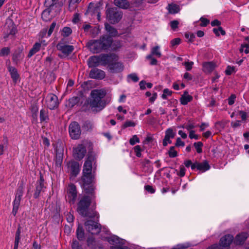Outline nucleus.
<instances>
[{"instance_id": "nucleus-1", "label": "nucleus", "mask_w": 249, "mask_h": 249, "mask_svg": "<svg viewBox=\"0 0 249 249\" xmlns=\"http://www.w3.org/2000/svg\"><path fill=\"white\" fill-rule=\"evenodd\" d=\"M96 163L95 154L92 152H89L83 165L81 177V186L85 194L79 199L77 212L82 216L98 219L99 214L95 211V188L92 185H90L94 178Z\"/></svg>"}, {"instance_id": "nucleus-2", "label": "nucleus", "mask_w": 249, "mask_h": 249, "mask_svg": "<svg viewBox=\"0 0 249 249\" xmlns=\"http://www.w3.org/2000/svg\"><path fill=\"white\" fill-rule=\"evenodd\" d=\"M87 46L93 53H99L103 50H107L109 48L113 51L116 50L119 48L121 45L118 42L113 41L111 36L104 35L99 39L88 42Z\"/></svg>"}, {"instance_id": "nucleus-3", "label": "nucleus", "mask_w": 249, "mask_h": 249, "mask_svg": "<svg viewBox=\"0 0 249 249\" xmlns=\"http://www.w3.org/2000/svg\"><path fill=\"white\" fill-rule=\"evenodd\" d=\"M106 92L101 89H94L91 91V98L89 105L91 108H98L100 110L102 109L106 105L102 99L105 96Z\"/></svg>"}, {"instance_id": "nucleus-4", "label": "nucleus", "mask_w": 249, "mask_h": 249, "mask_svg": "<svg viewBox=\"0 0 249 249\" xmlns=\"http://www.w3.org/2000/svg\"><path fill=\"white\" fill-rule=\"evenodd\" d=\"M24 188L23 184H22L18 187L16 190L15 197L13 202V209L12 211V213L14 216H16L17 214L19 208L20 202L23 194Z\"/></svg>"}, {"instance_id": "nucleus-5", "label": "nucleus", "mask_w": 249, "mask_h": 249, "mask_svg": "<svg viewBox=\"0 0 249 249\" xmlns=\"http://www.w3.org/2000/svg\"><path fill=\"white\" fill-rule=\"evenodd\" d=\"M107 18L111 24H115L120 21L123 17L121 11L116 8H109L106 11Z\"/></svg>"}, {"instance_id": "nucleus-6", "label": "nucleus", "mask_w": 249, "mask_h": 249, "mask_svg": "<svg viewBox=\"0 0 249 249\" xmlns=\"http://www.w3.org/2000/svg\"><path fill=\"white\" fill-rule=\"evenodd\" d=\"M233 240V236L231 234H227L221 238L219 245L214 244L207 249H223L229 248Z\"/></svg>"}, {"instance_id": "nucleus-7", "label": "nucleus", "mask_w": 249, "mask_h": 249, "mask_svg": "<svg viewBox=\"0 0 249 249\" xmlns=\"http://www.w3.org/2000/svg\"><path fill=\"white\" fill-rule=\"evenodd\" d=\"M69 132L72 139H79L81 134V129L79 124L76 122H71L69 126Z\"/></svg>"}, {"instance_id": "nucleus-8", "label": "nucleus", "mask_w": 249, "mask_h": 249, "mask_svg": "<svg viewBox=\"0 0 249 249\" xmlns=\"http://www.w3.org/2000/svg\"><path fill=\"white\" fill-rule=\"evenodd\" d=\"M87 230L91 234H98L101 230V225L98 222L88 220L85 223Z\"/></svg>"}, {"instance_id": "nucleus-9", "label": "nucleus", "mask_w": 249, "mask_h": 249, "mask_svg": "<svg viewBox=\"0 0 249 249\" xmlns=\"http://www.w3.org/2000/svg\"><path fill=\"white\" fill-rule=\"evenodd\" d=\"M16 32L17 29L12 20L7 19L4 28V38L6 39L9 35H14Z\"/></svg>"}, {"instance_id": "nucleus-10", "label": "nucleus", "mask_w": 249, "mask_h": 249, "mask_svg": "<svg viewBox=\"0 0 249 249\" xmlns=\"http://www.w3.org/2000/svg\"><path fill=\"white\" fill-rule=\"evenodd\" d=\"M86 152V146L83 144H79L73 148V156L78 160L82 159Z\"/></svg>"}, {"instance_id": "nucleus-11", "label": "nucleus", "mask_w": 249, "mask_h": 249, "mask_svg": "<svg viewBox=\"0 0 249 249\" xmlns=\"http://www.w3.org/2000/svg\"><path fill=\"white\" fill-rule=\"evenodd\" d=\"M46 102L47 107L50 109H54L59 105L57 97L53 93L47 95Z\"/></svg>"}, {"instance_id": "nucleus-12", "label": "nucleus", "mask_w": 249, "mask_h": 249, "mask_svg": "<svg viewBox=\"0 0 249 249\" xmlns=\"http://www.w3.org/2000/svg\"><path fill=\"white\" fill-rule=\"evenodd\" d=\"M44 180L43 176L41 173H40L39 179L36 181V190L34 194V198H38L41 192L44 191V189H45L46 187L44 185Z\"/></svg>"}, {"instance_id": "nucleus-13", "label": "nucleus", "mask_w": 249, "mask_h": 249, "mask_svg": "<svg viewBox=\"0 0 249 249\" xmlns=\"http://www.w3.org/2000/svg\"><path fill=\"white\" fill-rule=\"evenodd\" d=\"M67 193L69 203L74 204L77 195L76 186L73 184H70L68 187Z\"/></svg>"}, {"instance_id": "nucleus-14", "label": "nucleus", "mask_w": 249, "mask_h": 249, "mask_svg": "<svg viewBox=\"0 0 249 249\" xmlns=\"http://www.w3.org/2000/svg\"><path fill=\"white\" fill-rule=\"evenodd\" d=\"M58 50L62 52L65 55L68 56L74 50V47L72 45H67L62 41H60L56 46Z\"/></svg>"}, {"instance_id": "nucleus-15", "label": "nucleus", "mask_w": 249, "mask_h": 249, "mask_svg": "<svg viewBox=\"0 0 249 249\" xmlns=\"http://www.w3.org/2000/svg\"><path fill=\"white\" fill-rule=\"evenodd\" d=\"M67 165L71 175L74 178L76 177L80 172L79 163L74 160H71L67 163Z\"/></svg>"}, {"instance_id": "nucleus-16", "label": "nucleus", "mask_w": 249, "mask_h": 249, "mask_svg": "<svg viewBox=\"0 0 249 249\" xmlns=\"http://www.w3.org/2000/svg\"><path fill=\"white\" fill-rule=\"evenodd\" d=\"M106 74L103 71L97 69L93 68L91 70L89 73V77L95 79H103L105 77Z\"/></svg>"}, {"instance_id": "nucleus-17", "label": "nucleus", "mask_w": 249, "mask_h": 249, "mask_svg": "<svg viewBox=\"0 0 249 249\" xmlns=\"http://www.w3.org/2000/svg\"><path fill=\"white\" fill-rule=\"evenodd\" d=\"M176 135V132H175L173 129L171 128H168L165 131V135L163 140V145L166 146L168 143L170 144L172 143V141L170 139H173Z\"/></svg>"}, {"instance_id": "nucleus-18", "label": "nucleus", "mask_w": 249, "mask_h": 249, "mask_svg": "<svg viewBox=\"0 0 249 249\" xmlns=\"http://www.w3.org/2000/svg\"><path fill=\"white\" fill-rule=\"evenodd\" d=\"M109 71L113 73L121 72L124 70V66L121 62L111 63L108 65Z\"/></svg>"}, {"instance_id": "nucleus-19", "label": "nucleus", "mask_w": 249, "mask_h": 249, "mask_svg": "<svg viewBox=\"0 0 249 249\" xmlns=\"http://www.w3.org/2000/svg\"><path fill=\"white\" fill-rule=\"evenodd\" d=\"M116 57L115 55L102 54L100 55V65L105 66L110 64L111 59Z\"/></svg>"}, {"instance_id": "nucleus-20", "label": "nucleus", "mask_w": 249, "mask_h": 249, "mask_svg": "<svg viewBox=\"0 0 249 249\" xmlns=\"http://www.w3.org/2000/svg\"><path fill=\"white\" fill-rule=\"evenodd\" d=\"M249 234L247 232H242L237 234L235 238L234 243L240 245L244 244L247 239Z\"/></svg>"}, {"instance_id": "nucleus-21", "label": "nucleus", "mask_w": 249, "mask_h": 249, "mask_svg": "<svg viewBox=\"0 0 249 249\" xmlns=\"http://www.w3.org/2000/svg\"><path fill=\"white\" fill-rule=\"evenodd\" d=\"M44 43V46L46 45L45 43V41H42L41 42H36L33 46L32 48L30 50L28 54V57H31L34 54L38 52L41 48V44Z\"/></svg>"}, {"instance_id": "nucleus-22", "label": "nucleus", "mask_w": 249, "mask_h": 249, "mask_svg": "<svg viewBox=\"0 0 249 249\" xmlns=\"http://www.w3.org/2000/svg\"><path fill=\"white\" fill-rule=\"evenodd\" d=\"M88 65L89 67L94 68L100 65V56H93L88 59Z\"/></svg>"}, {"instance_id": "nucleus-23", "label": "nucleus", "mask_w": 249, "mask_h": 249, "mask_svg": "<svg viewBox=\"0 0 249 249\" xmlns=\"http://www.w3.org/2000/svg\"><path fill=\"white\" fill-rule=\"evenodd\" d=\"M108 242L112 246L121 247L123 245L122 239L116 236H112L108 239Z\"/></svg>"}, {"instance_id": "nucleus-24", "label": "nucleus", "mask_w": 249, "mask_h": 249, "mask_svg": "<svg viewBox=\"0 0 249 249\" xmlns=\"http://www.w3.org/2000/svg\"><path fill=\"white\" fill-rule=\"evenodd\" d=\"M203 71L205 73H211L215 68V64L213 62H205L202 65Z\"/></svg>"}, {"instance_id": "nucleus-25", "label": "nucleus", "mask_w": 249, "mask_h": 249, "mask_svg": "<svg viewBox=\"0 0 249 249\" xmlns=\"http://www.w3.org/2000/svg\"><path fill=\"white\" fill-rule=\"evenodd\" d=\"M192 100V96L189 95L187 91H184L183 94L182 95L180 99V103L183 105H187L189 102H191Z\"/></svg>"}, {"instance_id": "nucleus-26", "label": "nucleus", "mask_w": 249, "mask_h": 249, "mask_svg": "<svg viewBox=\"0 0 249 249\" xmlns=\"http://www.w3.org/2000/svg\"><path fill=\"white\" fill-rule=\"evenodd\" d=\"M114 4L116 6L124 9H127L130 6V3L127 0H114Z\"/></svg>"}, {"instance_id": "nucleus-27", "label": "nucleus", "mask_w": 249, "mask_h": 249, "mask_svg": "<svg viewBox=\"0 0 249 249\" xmlns=\"http://www.w3.org/2000/svg\"><path fill=\"white\" fill-rule=\"evenodd\" d=\"M8 71L13 81L15 83L17 82L19 78V74L18 73L17 69L14 67H9Z\"/></svg>"}, {"instance_id": "nucleus-28", "label": "nucleus", "mask_w": 249, "mask_h": 249, "mask_svg": "<svg viewBox=\"0 0 249 249\" xmlns=\"http://www.w3.org/2000/svg\"><path fill=\"white\" fill-rule=\"evenodd\" d=\"M105 28L108 34L111 36H116L118 35V32L116 29L108 24V23L105 24Z\"/></svg>"}, {"instance_id": "nucleus-29", "label": "nucleus", "mask_w": 249, "mask_h": 249, "mask_svg": "<svg viewBox=\"0 0 249 249\" xmlns=\"http://www.w3.org/2000/svg\"><path fill=\"white\" fill-rule=\"evenodd\" d=\"M149 55L155 56L158 58L161 56V53L160 50V47L158 45L152 47L151 49V53Z\"/></svg>"}, {"instance_id": "nucleus-30", "label": "nucleus", "mask_w": 249, "mask_h": 249, "mask_svg": "<svg viewBox=\"0 0 249 249\" xmlns=\"http://www.w3.org/2000/svg\"><path fill=\"white\" fill-rule=\"evenodd\" d=\"M20 233L21 230L20 227L19 226L16 231L15 234V239L14 242V249H18V244L20 239Z\"/></svg>"}, {"instance_id": "nucleus-31", "label": "nucleus", "mask_w": 249, "mask_h": 249, "mask_svg": "<svg viewBox=\"0 0 249 249\" xmlns=\"http://www.w3.org/2000/svg\"><path fill=\"white\" fill-rule=\"evenodd\" d=\"M197 169L202 172H205L210 168L209 164L206 161H204L201 163L197 162Z\"/></svg>"}, {"instance_id": "nucleus-32", "label": "nucleus", "mask_w": 249, "mask_h": 249, "mask_svg": "<svg viewBox=\"0 0 249 249\" xmlns=\"http://www.w3.org/2000/svg\"><path fill=\"white\" fill-rule=\"evenodd\" d=\"M167 10L170 14H175L178 12L179 11V8L177 4H169Z\"/></svg>"}, {"instance_id": "nucleus-33", "label": "nucleus", "mask_w": 249, "mask_h": 249, "mask_svg": "<svg viewBox=\"0 0 249 249\" xmlns=\"http://www.w3.org/2000/svg\"><path fill=\"white\" fill-rule=\"evenodd\" d=\"M76 235L78 239L80 241L84 240L85 238V233L82 226H78L76 230Z\"/></svg>"}, {"instance_id": "nucleus-34", "label": "nucleus", "mask_w": 249, "mask_h": 249, "mask_svg": "<svg viewBox=\"0 0 249 249\" xmlns=\"http://www.w3.org/2000/svg\"><path fill=\"white\" fill-rule=\"evenodd\" d=\"M192 246V244L189 242L180 243L173 247L172 249H187Z\"/></svg>"}, {"instance_id": "nucleus-35", "label": "nucleus", "mask_w": 249, "mask_h": 249, "mask_svg": "<svg viewBox=\"0 0 249 249\" xmlns=\"http://www.w3.org/2000/svg\"><path fill=\"white\" fill-rule=\"evenodd\" d=\"M79 102V98L77 97H73L70 98L67 103V106L69 107H73Z\"/></svg>"}, {"instance_id": "nucleus-36", "label": "nucleus", "mask_w": 249, "mask_h": 249, "mask_svg": "<svg viewBox=\"0 0 249 249\" xmlns=\"http://www.w3.org/2000/svg\"><path fill=\"white\" fill-rule=\"evenodd\" d=\"M48 111L45 109H41L40 111V120L42 122L47 121L49 120Z\"/></svg>"}, {"instance_id": "nucleus-37", "label": "nucleus", "mask_w": 249, "mask_h": 249, "mask_svg": "<svg viewBox=\"0 0 249 249\" xmlns=\"http://www.w3.org/2000/svg\"><path fill=\"white\" fill-rule=\"evenodd\" d=\"M240 52H244L246 54L249 53V41L248 43H243L240 48Z\"/></svg>"}, {"instance_id": "nucleus-38", "label": "nucleus", "mask_w": 249, "mask_h": 249, "mask_svg": "<svg viewBox=\"0 0 249 249\" xmlns=\"http://www.w3.org/2000/svg\"><path fill=\"white\" fill-rule=\"evenodd\" d=\"M10 53V48L8 47H3L0 49V57L8 56Z\"/></svg>"}, {"instance_id": "nucleus-39", "label": "nucleus", "mask_w": 249, "mask_h": 249, "mask_svg": "<svg viewBox=\"0 0 249 249\" xmlns=\"http://www.w3.org/2000/svg\"><path fill=\"white\" fill-rule=\"evenodd\" d=\"M87 245L88 247L95 249L96 248L95 239L93 237H89L87 239Z\"/></svg>"}, {"instance_id": "nucleus-40", "label": "nucleus", "mask_w": 249, "mask_h": 249, "mask_svg": "<svg viewBox=\"0 0 249 249\" xmlns=\"http://www.w3.org/2000/svg\"><path fill=\"white\" fill-rule=\"evenodd\" d=\"M50 11L51 10L47 9L43 11L41 15V17L43 20L47 21L50 19L49 15Z\"/></svg>"}, {"instance_id": "nucleus-41", "label": "nucleus", "mask_w": 249, "mask_h": 249, "mask_svg": "<svg viewBox=\"0 0 249 249\" xmlns=\"http://www.w3.org/2000/svg\"><path fill=\"white\" fill-rule=\"evenodd\" d=\"M63 161V154L62 153L56 154L55 159V164L57 166H60Z\"/></svg>"}, {"instance_id": "nucleus-42", "label": "nucleus", "mask_w": 249, "mask_h": 249, "mask_svg": "<svg viewBox=\"0 0 249 249\" xmlns=\"http://www.w3.org/2000/svg\"><path fill=\"white\" fill-rule=\"evenodd\" d=\"M203 145V144L201 142H196L194 143V146L198 153H201L202 152Z\"/></svg>"}, {"instance_id": "nucleus-43", "label": "nucleus", "mask_w": 249, "mask_h": 249, "mask_svg": "<svg viewBox=\"0 0 249 249\" xmlns=\"http://www.w3.org/2000/svg\"><path fill=\"white\" fill-rule=\"evenodd\" d=\"M172 94V91L171 90H170L168 89H165L163 91L161 98L163 99L166 100L167 99V97L171 96Z\"/></svg>"}, {"instance_id": "nucleus-44", "label": "nucleus", "mask_w": 249, "mask_h": 249, "mask_svg": "<svg viewBox=\"0 0 249 249\" xmlns=\"http://www.w3.org/2000/svg\"><path fill=\"white\" fill-rule=\"evenodd\" d=\"M168 155L170 158H175L178 156V152L175 150L174 146H171L168 151Z\"/></svg>"}, {"instance_id": "nucleus-45", "label": "nucleus", "mask_w": 249, "mask_h": 249, "mask_svg": "<svg viewBox=\"0 0 249 249\" xmlns=\"http://www.w3.org/2000/svg\"><path fill=\"white\" fill-rule=\"evenodd\" d=\"M72 30L71 29L68 27H65L63 28L62 30V35L64 36H68L69 35H70L71 34Z\"/></svg>"}, {"instance_id": "nucleus-46", "label": "nucleus", "mask_w": 249, "mask_h": 249, "mask_svg": "<svg viewBox=\"0 0 249 249\" xmlns=\"http://www.w3.org/2000/svg\"><path fill=\"white\" fill-rule=\"evenodd\" d=\"M140 139L136 135H134L129 140V143L131 145H134L137 143L140 142Z\"/></svg>"}, {"instance_id": "nucleus-47", "label": "nucleus", "mask_w": 249, "mask_h": 249, "mask_svg": "<svg viewBox=\"0 0 249 249\" xmlns=\"http://www.w3.org/2000/svg\"><path fill=\"white\" fill-rule=\"evenodd\" d=\"M146 59L150 60V64L151 65H156L157 64L158 61L156 59L153 57V56L151 55H147L146 56Z\"/></svg>"}, {"instance_id": "nucleus-48", "label": "nucleus", "mask_w": 249, "mask_h": 249, "mask_svg": "<svg viewBox=\"0 0 249 249\" xmlns=\"http://www.w3.org/2000/svg\"><path fill=\"white\" fill-rule=\"evenodd\" d=\"M72 249H82L79 243L76 240H73L71 245Z\"/></svg>"}, {"instance_id": "nucleus-49", "label": "nucleus", "mask_w": 249, "mask_h": 249, "mask_svg": "<svg viewBox=\"0 0 249 249\" xmlns=\"http://www.w3.org/2000/svg\"><path fill=\"white\" fill-rule=\"evenodd\" d=\"M213 32L217 36H219V32H220L222 35H225V32L222 29V28L221 27H219L218 28H213Z\"/></svg>"}, {"instance_id": "nucleus-50", "label": "nucleus", "mask_w": 249, "mask_h": 249, "mask_svg": "<svg viewBox=\"0 0 249 249\" xmlns=\"http://www.w3.org/2000/svg\"><path fill=\"white\" fill-rule=\"evenodd\" d=\"M183 65L185 66L186 71H189L192 69L194 62L193 61H186L184 62Z\"/></svg>"}, {"instance_id": "nucleus-51", "label": "nucleus", "mask_w": 249, "mask_h": 249, "mask_svg": "<svg viewBox=\"0 0 249 249\" xmlns=\"http://www.w3.org/2000/svg\"><path fill=\"white\" fill-rule=\"evenodd\" d=\"M58 0H45V4L49 7V9L55 4Z\"/></svg>"}, {"instance_id": "nucleus-52", "label": "nucleus", "mask_w": 249, "mask_h": 249, "mask_svg": "<svg viewBox=\"0 0 249 249\" xmlns=\"http://www.w3.org/2000/svg\"><path fill=\"white\" fill-rule=\"evenodd\" d=\"M181 42V40L179 38H176L172 39L170 42L171 47H174L176 46L179 45Z\"/></svg>"}, {"instance_id": "nucleus-53", "label": "nucleus", "mask_w": 249, "mask_h": 249, "mask_svg": "<svg viewBox=\"0 0 249 249\" xmlns=\"http://www.w3.org/2000/svg\"><path fill=\"white\" fill-rule=\"evenodd\" d=\"M134 150L135 152L136 155L138 157H141L142 156L141 151L142 149L140 145H136L134 147Z\"/></svg>"}, {"instance_id": "nucleus-54", "label": "nucleus", "mask_w": 249, "mask_h": 249, "mask_svg": "<svg viewBox=\"0 0 249 249\" xmlns=\"http://www.w3.org/2000/svg\"><path fill=\"white\" fill-rule=\"evenodd\" d=\"M200 21L201 22L200 25L202 27L206 26L210 22L209 20L203 17L200 18Z\"/></svg>"}, {"instance_id": "nucleus-55", "label": "nucleus", "mask_w": 249, "mask_h": 249, "mask_svg": "<svg viewBox=\"0 0 249 249\" xmlns=\"http://www.w3.org/2000/svg\"><path fill=\"white\" fill-rule=\"evenodd\" d=\"M185 37L186 39H188L189 42H192L194 41L195 36L192 33H186L185 34Z\"/></svg>"}, {"instance_id": "nucleus-56", "label": "nucleus", "mask_w": 249, "mask_h": 249, "mask_svg": "<svg viewBox=\"0 0 249 249\" xmlns=\"http://www.w3.org/2000/svg\"><path fill=\"white\" fill-rule=\"evenodd\" d=\"M170 26L171 28L175 30L178 27V25L179 24V22L177 20H174L173 21H171L170 23Z\"/></svg>"}, {"instance_id": "nucleus-57", "label": "nucleus", "mask_w": 249, "mask_h": 249, "mask_svg": "<svg viewBox=\"0 0 249 249\" xmlns=\"http://www.w3.org/2000/svg\"><path fill=\"white\" fill-rule=\"evenodd\" d=\"M186 172V169L183 165H181L179 167V172L178 173V175L180 177H183L185 176Z\"/></svg>"}, {"instance_id": "nucleus-58", "label": "nucleus", "mask_w": 249, "mask_h": 249, "mask_svg": "<svg viewBox=\"0 0 249 249\" xmlns=\"http://www.w3.org/2000/svg\"><path fill=\"white\" fill-rule=\"evenodd\" d=\"M135 125V124L133 122L131 121H127L124 123L122 127L123 128H125L128 127L134 126Z\"/></svg>"}, {"instance_id": "nucleus-59", "label": "nucleus", "mask_w": 249, "mask_h": 249, "mask_svg": "<svg viewBox=\"0 0 249 249\" xmlns=\"http://www.w3.org/2000/svg\"><path fill=\"white\" fill-rule=\"evenodd\" d=\"M144 189L148 192L151 194H154L155 192V189L150 185H146L144 186Z\"/></svg>"}, {"instance_id": "nucleus-60", "label": "nucleus", "mask_w": 249, "mask_h": 249, "mask_svg": "<svg viewBox=\"0 0 249 249\" xmlns=\"http://www.w3.org/2000/svg\"><path fill=\"white\" fill-rule=\"evenodd\" d=\"M235 68L234 67H231L228 66L225 71L226 74L228 75H231L233 72L234 71Z\"/></svg>"}, {"instance_id": "nucleus-61", "label": "nucleus", "mask_w": 249, "mask_h": 249, "mask_svg": "<svg viewBox=\"0 0 249 249\" xmlns=\"http://www.w3.org/2000/svg\"><path fill=\"white\" fill-rule=\"evenodd\" d=\"M235 95L231 94L228 99L229 105L230 106L232 105L235 102Z\"/></svg>"}, {"instance_id": "nucleus-62", "label": "nucleus", "mask_w": 249, "mask_h": 249, "mask_svg": "<svg viewBox=\"0 0 249 249\" xmlns=\"http://www.w3.org/2000/svg\"><path fill=\"white\" fill-rule=\"evenodd\" d=\"M128 77L135 82L138 81L139 79L136 73H131L128 75Z\"/></svg>"}, {"instance_id": "nucleus-63", "label": "nucleus", "mask_w": 249, "mask_h": 249, "mask_svg": "<svg viewBox=\"0 0 249 249\" xmlns=\"http://www.w3.org/2000/svg\"><path fill=\"white\" fill-rule=\"evenodd\" d=\"M239 114L240 115L242 121H245L247 119L248 114L246 112L240 110L239 111Z\"/></svg>"}, {"instance_id": "nucleus-64", "label": "nucleus", "mask_w": 249, "mask_h": 249, "mask_svg": "<svg viewBox=\"0 0 249 249\" xmlns=\"http://www.w3.org/2000/svg\"><path fill=\"white\" fill-rule=\"evenodd\" d=\"M241 121L239 120H237L235 122H231V126L233 128L235 129L241 125Z\"/></svg>"}]
</instances>
